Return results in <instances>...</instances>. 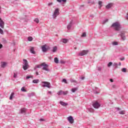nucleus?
Wrapping results in <instances>:
<instances>
[{
    "label": "nucleus",
    "mask_w": 128,
    "mask_h": 128,
    "mask_svg": "<svg viewBox=\"0 0 128 128\" xmlns=\"http://www.w3.org/2000/svg\"><path fill=\"white\" fill-rule=\"evenodd\" d=\"M112 26L116 30H120L122 26H120V24L118 22H116L112 24Z\"/></svg>",
    "instance_id": "1"
},
{
    "label": "nucleus",
    "mask_w": 128,
    "mask_h": 128,
    "mask_svg": "<svg viewBox=\"0 0 128 128\" xmlns=\"http://www.w3.org/2000/svg\"><path fill=\"white\" fill-rule=\"evenodd\" d=\"M23 69L24 70H26L28 68H30V66L28 65V60L26 59L23 60Z\"/></svg>",
    "instance_id": "2"
},
{
    "label": "nucleus",
    "mask_w": 128,
    "mask_h": 128,
    "mask_svg": "<svg viewBox=\"0 0 128 128\" xmlns=\"http://www.w3.org/2000/svg\"><path fill=\"white\" fill-rule=\"evenodd\" d=\"M42 86L43 88H50V83L48 82H42Z\"/></svg>",
    "instance_id": "3"
},
{
    "label": "nucleus",
    "mask_w": 128,
    "mask_h": 128,
    "mask_svg": "<svg viewBox=\"0 0 128 128\" xmlns=\"http://www.w3.org/2000/svg\"><path fill=\"white\" fill-rule=\"evenodd\" d=\"M41 66H43L42 68V70H46V72H50V69H48V65L46 64L44 62L41 64Z\"/></svg>",
    "instance_id": "4"
},
{
    "label": "nucleus",
    "mask_w": 128,
    "mask_h": 128,
    "mask_svg": "<svg viewBox=\"0 0 128 128\" xmlns=\"http://www.w3.org/2000/svg\"><path fill=\"white\" fill-rule=\"evenodd\" d=\"M88 50H83L80 52L79 53V56H86V54H88Z\"/></svg>",
    "instance_id": "5"
},
{
    "label": "nucleus",
    "mask_w": 128,
    "mask_h": 128,
    "mask_svg": "<svg viewBox=\"0 0 128 128\" xmlns=\"http://www.w3.org/2000/svg\"><path fill=\"white\" fill-rule=\"evenodd\" d=\"M60 14V10L56 8L54 12V18H56Z\"/></svg>",
    "instance_id": "6"
},
{
    "label": "nucleus",
    "mask_w": 128,
    "mask_h": 128,
    "mask_svg": "<svg viewBox=\"0 0 128 128\" xmlns=\"http://www.w3.org/2000/svg\"><path fill=\"white\" fill-rule=\"evenodd\" d=\"M0 26L2 28H4V22L0 18Z\"/></svg>",
    "instance_id": "7"
},
{
    "label": "nucleus",
    "mask_w": 128,
    "mask_h": 128,
    "mask_svg": "<svg viewBox=\"0 0 128 128\" xmlns=\"http://www.w3.org/2000/svg\"><path fill=\"white\" fill-rule=\"evenodd\" d=\"M93 106L94 108H98L100 106V104L98 102H96L94 104H93Z\"/></svg>",
    "instance_id": "8"
},
{
    "label": "nucleus",
    "mask_w": 128,
    "mask_h": 128,
    "mask_svg": "<svg viewBox=\"0 0 128 128\" xmlns=\"http://www.w3.org/2000/svg\"><path fill=\"white\" fill-rule=\"evenodd\" d=\"M67 120H68V122H70V124H74V118H72V116H70L69 117H68L67 118Z\"/></svg>",
    "instance_id": "9"
},
{
    "label": "nucleus",
    "mask_w": 128,
    "mask_h": 128,
    "mask_svg": "<svg viewBox=\"0 0 128 128\" xmlns=\"http://www.w3.org/2000/svg\"><path fill=\"white\" fill-rule=\"evenodd\" d=\"M124 32H122L121 34H120V36H121L122 39V40H126V36H124Z\"/></svg>",
    "instance_id": "10"
},
{
    "label": "nucleus",
    "mask_w": 128,
    "mask_h": 128,
    "mask_svg": "<svg viewBox=\"0 0 128 128\" xmlns=\"http://www.w3.org/2000/svg\"><path fill=\"white\" fill-rule=\"evenodd\" d=\"M42 52H46L48 50V48H46V44H45V45H44L43 46H42Z\"/></svg>",
    "instance_id": "11"
},
{
    "label": "nucleus",
    "mask_w": 128,
    "mask_h": 128,
    "mask_svg": "<svg viewBox=\"0 0 128 128\" xmlns=\"http://www.w3.org/2000/svg\"><path fill=\"white\" fill-rule=\"evenodd\" d=\"M112 6H114V4L112 3H110L108 4H107L106 6V8L108 10V8H110Z\"/></svg>",
    "instance_id": "12"
},
{
    "label": "nucleus",
    "mask_w": 128,
    "mask_h": 128,
    "mask_svg": "<svg viewBox=\"0 0 128 128\" xmlns=\"http://www.w3.org/2000/svg\"><path fill=\"white\" fill-rule=\"evenodd\" d=\"M60 104L63 106H66L68 104V103H66L62 101H60Z\"/></svg>",
    "instance_id": "13"
},
{
    "label": "nucleus",
    "mask_w": 128,
    "mask_h": 128,
    "mask_svg": "<svg viewBox=\"0 0 128 128\" xmlns=\"http://www.w3.org/2000/svg\"><path fill=\"white\" fill-rule=\"evenodd\" d=\"M61 42H63L64 44H66V42H68V39L63 38L61 40Z\"/></svg>",
    "instance_id": "14"
},
{
    "label": "nucleus",
    "mask_w": 128,
    "mask_h": 128,
    "mask_svg": "<svg viewBox=\"0 0 128 128\" xmlns=\"http://www.w3.org/2000/svg\"><path fill=\"white\" fill-rule=\"evenodd\" d=\"M30 52L31 54H36V52H34V47H31V48L30 49Z\"/></svg>",
    "instance_id": "15"
},
{
    "label": "nucleus",
    "mask_w": 128,
    "mask_h": 128,
    "mask_svg": "<svg viewBox=\"0 0 128 128\" xmlns=\"http://www.w3.org/2000/svg\"><path fill=\"white\" fill-rule=\"evenodd\" d=\"M26 111V108H21L20 114H24Z\"/></svg>",
    "instance_id": "16"
},
{
    "label": "nucleus",
    "mask_w": 128,
    "mask_h": 128,
    "mask_svg": "<svg viewBox=\"0 0 128 128\" xmlns=\"http://www.w3.org/2000/svg\"><path fill=\"white\" fill-rule=\"evenodd\" d=\"M32 82H34V84H38L40 80L38 79L34 80H32Z\"/></svg>",
    "instance_id": "17"
},
{
    "label": "nucleus",
    "mask_w": 128,
    "mask_h": 128,
    "mask_svg": "<svg viewBox=\"0 0 128 128\" xmlns=\"http://www.w3.org/2000/svg\"><path fill=\"white\" fill-rule=\"evenodd\" d=\"M6 62H3L2 63L1 66L2 68H6Z\"/></svg>",
    "instance_id": "18"
},
{
    "label": "nucleus",
    "mask_w": 128,
    "mask_h": 128,
    "mask_svg": "<svg viewBox=\"0 0 128 128\" xmlns=\"http://www.w3.org/2000/svg\"><path fill=\"white\" fill-rule=\"evenodd\" d=\"M42 66V64L40 65H37L36 66H34V70H36V68H40V66Z\"/></svg>",
    "instance_id": "19"
},
{
    "label": "nucleus",
    "mask_w": 128,
    "mask_h": 128,
    "mask_svg": "<svg viewBox=\"0 0 128 128\" xmlns=\"http://www.w3.org/2000/svg\"><path fill=\"white\" fill-rule=\"evenodd\" d=\"M54 62L56 64H58V58H54Z\"/></svg>",
    "instance_id": "20"
},
{
    "label": "nucleus",
    "mask_w": 128,
    "mask_h": 128,
    "mask_svg": "<svg viewBox=\"0 0 128 128\" xmlns=\"http://www.w3.org/2000/svg\"><path fill=\"white\" fill-rule=\"evenodd\" d=\"M57 94L58 96H60L62 94H63V91L62 90H60Z\"/></svg>",
    "instance_id": "21"
},
{
    "label": "nucleus",
    "mask_w": 128,
    "mask_h": 128,
    "mask_svg": "<svg viewBox=\"0 0 128 128\" xmlns=\"http://www.w3.org/2000/svg\"><path fill=\"white\" fill-rule=\"evenodd\" d=\"M78 90V88H73L72 89V92H76Z\"/></svg>",
    "instance_id": "22"
},
{
    "label": "nucleus",
    "mask_w": 128,
    "mask_h": 128,
    "mask_svg": "<svg viewBox=\"0 0 128 128\" xmlns=\"http://www.w3.org/2000/svg\"><path fill=\"white\" fill-rule=\"evenodd\" d=\"M14 96V92L12 93L10 98V100H12Z\"/></svg>",
    "instance_id": "23"
},
{
    "label": "nucleus",
    "mask_w": 128,
    "mask_h": 128,
    "mask_svg": "<svg viewBox=\"0 0 128 128\" xmlns=\"http://www.w3.org/2000/svg\"><path fill=\"white\" fill-rule=\"evenodd\" d=\"M34 22H36V24H38L40 22V20H38V18H36L34 20Z\"/></svg>",
    "instance_id": "24"
},
{
    "label": "nucleus",
    "mask_w": 128,
    "mask_h": 128,
    "mask_svg": "<svg viewBox=\"0 0 128 128\" xmlns=\"http://www.w3.org/2000/svg\"><path fill=\"white\" fill-rule=\"evenodd\" d=\"M58 2H66V0H56Z\"/></svg>",
    "instance_id": "25"
},
{
    "label": "nucleus",
    "mask_w": 128,
    "mask_h": 128,
    "mask_svg": "<svg viewBox=\"0 0 128 128\" xmlns=\"http://www.w3.org/2000/svg\"><path fill=\"white\" fill-rule=\"evenodd\" d=\"M28 42H32V36L28 37Z\"/></svg>",
    "instance_id": "26"
},
{
    "label": "nucleus",
    "mask_w": 128,
    "mask_h": 128,
    "mask_svg": "<svg viewBox=\"0 0 128 128\" xmlns=\"http://www.w3.org/2000/svg\"><path fill=\"white\" fill-rule=\"evenodd\" d=\"M56 50H57L56 46L54 47L53 50H52L53 52H56Z\"/></svg>",
    "instance_id": "27"
},
{
    "label": "nucleus",
    "mask_w": 128,
    "mask_h": 128,
    "mask_svg": "<svg viewBox=\"0 0 128 128\" xmlns=\"http://www.w3.org/2000/svg\"><path fill=\"white\" fill-rule=\"evenodd\" d=\"M112 44H113V46H118V43L116 42H112Z\"/></svg>",
    "instance_id": "28"
},
{
    "label": "nucleus",
    "mask_w": 128,
    "mask_h": 128,
    "mask_svg": "<svg viewBox=\"0 0 128 128\" xmlns=\"http://www.w3.org/2000/svg\"><path fill=\"white\" fill-rule=\"evenodd\" d=\"M122 72H126V68H122Z\"/></svg>",
    "instance_id": "29"
},
{
    "label": "nucleus",
    "mask_w": 128,
    "mask_h": 128,
    "mask_svg": "<svg viewBox=\"0 0 128 128\" xmlns=\"http://www.w3.org/2000/svg\"><path fill=\"white\" fill-rule=\"evenodd\" d=\"M62 92H63V94L64 96H66V94H68V91H65V92L63 91Z\"/></svg>",
    "instance_id": "30"
},
{
    "label": "nucleus",
    "mask_w": 128,
    "mask_h": 128,
    "mask_svg": "<svg viewBox=\"0 0 128 128\" xmlns=\"http://www.w3.org/2000/svg\"><path fill=\"white\" fill-rule=\"evenodd\" d=\"M21 90L22 92H26V89L24 88V87H22V88H21Z\"/></svg>",
    "instance_id": "31"
},
{
    "label": "nucleus",
    "mask_w": 128,
    "mask_h": 128,
    "mask_svg": "<svg viewBox=\"0 0 128 128\" xmlns=\"http://www.w3.org/2000/svg\"><path fill=\"white\" fill-rule=\"evenodd\" d=\"M119 114H124V110H122V111H120V112H119Z\"/></svg>",
    "instance_id": "32"
},
{
    "label": "nucleus",
    "mask_w": 128,
    "mask_h": 128,
    "mask_svg": "<svg viewBox=\"0 0 128 128\" xmlns=\"http://www.w3.org/2000/svg\"><path fill=\"white\" fill-rule=\"evenodd\" d=\"M102 1L98 2V4L100 6V7L102 6Z\"/></svg>",
    "instance_id": "33"
},
{
    "label": "nucleus",
    "mask_w": 128,
    "mask_h": 128,
    "mask_svg": "<svg viewBox=\"0 0 128 128\" xmlns=\"http://www.w3.org/2000/svg\"><path fill=\"white\" fill-rule=\"evenodd\" d=\"M62 82H64L65 84H68V82H66V80L64 78L62 80Z\"/></svg>",
    "instance_id": "34"
},
{
    "label": "nucleus",
    "mask_w": 128,
    "mask_h": 128,
    "mask_svg": "<svg viewBox=\"0 0 128 128\" xmlns=\"http://www.w3.org/2000/svg\"><path fill=\"white\" fill-rule=\"evenodd\" d=\"M112 65V62H110L108 64V66L110 68V66H111Z\"/></svg>",
    "instance_id": "35"
},
{
    "label": "nucleus",
    "mask_w": 128,
    "mask_h": 128,
    "mask_svg": "<svg viewBox=\"0 0 128 128\" xmlns=\"http://www.w3.org/2000/svg\"><path fill=\"white\" fill-rule=\"evenodd\" d=\"M0 34H4V30H2L0 28Z\"/></svg>",
    "instance_id": "36"
},
{
    "label": "nucleus",
    "mask_w": 128,
    "mask_h": 128,
    "mask_svg": "<svg viewBox=\"0 0 128 128\" xmlns=\"http://www.w3.org/2000/svg\"><path fill=\"white\" fill-rule=\"evenodd\" d=\"M82 37L86 36V32L83 33L82 34Z\"/></svg>",
    "instance_id": "37"
},
{
    "label": "nucleus",
    "mask_w": 128,
    "mask_h": 128,
    "mask_svg": "<svg viewBox=\"0 0 128 128\" xmlns=\"http://www.w3.org/2000/svg\"><path fill=\"white\" fill-rule=\"evenodd\" d=\"M70 28H72V25H70V24H69V25H68V26H67V28H68V30H70Z\"/></svg>",
    "instance_id": "38"
},
{
    "label": "nucleus",
    "mask_w": 128,
    "mask_h": 128,
    "mask_svg": "<svg viewBox=\"0 0 128 128\" xmlns=\"http://www.w3.org/2000/svg\"><path fill=\"white\" fill-rule=\"evenodd\" d=\"M16 76H18V74L14 73V78H16Z\"/></svg>",
    "instance_id": "39"
},
{
    "label": "nucleus",
    "mask_w": 128,
    "mask_h": 128,
    "mask_svg": "<svg viewBox=\"0 0 128 128\" xmlns=\"http://www.w3.org/2000/svg\"><path fill=\"white\" fill-rule=\"evenodd\" d=\"M60 62L61 64H66V62H64V61L62 60H61L60 61Z\"/></svg>",
    "instance_id": "40"
},
{
    "label": "nucleus",
    "mask_w": 128,
    "mask_h": 128,
    "mask_svg": "<svg viewBox=\"0 0 128 128\" xmlns=\"http://www.w3.org/2000/svg\"><path fill=\"white\" fill-rule=\"evenodd\" d=\"M52 2H50V3H49L48 4V6H52Z\"/></svg>",
    "instance_id": "41"
},
{
    "label": "nucleus",
    "mask_w": 128,
    "mask_h": 128,
    "mask_svg": "<svg viewBox=\"0 0 128 128\" xmlns=\"http://www.w3.org/2000/svg\"><path fill=\"white\" fill-rule=\"evenodd\" d=\"M108 19L106 20L104 22H103V24H106V22H108Z\"/></svg>",
    "instance_id": "42"
},
{
    "label": "nucleus",
    "mask_w": 128,
    "mask_h": 128,
    "mask_svg": "<svg viewBox=\"0 0 128 128\" xmlns=\"http://www.w3.org/2000/svg\"><path fill=\"white\" fill-rule=\"evenodd\" d=\"M98 70L99 72H100V70H102V68H101L100 67H98Z\"/></svg>",
    "instance_id": "43"
},
{
    "label": "nucleus",
    "mask_w": 128,
    "mask_h": 128,
    "mask_svg": "<svg viewBox=\"0 0 128 128\" xmlns=\"http://www.w3.org/2000/svg\"><path fill=\"white\" fill-rule=\"evenodd\" d=\"M40 122H44V118H40Z\"/></svg>",
    "instance_id": "44"
},
{
    "label": "nucleus",
    "mask_w": 128,
    "mask_h": 128,
    "mask_svg": "<svg viewBox=\"0 0 128 128\" xmlns=\"http://www.w3.org/2000/svg\"><path fill=\"white\" fill-rule=\"evenodd\" d=\"M120 60H124V58H120Z\"/></svg>",
    "instance_id": "45"
},
{
    "label": "nucleus",
    "mask_w": 128,
    "mask_h": 128,
    "mask_svg": "<svg viewBox=\"0 0 128 128\" xmlns=\"http://www.w3.org/2000/svg\"><path fill=\"white\" fill-rule=\"evenodd\" d=\"M32 78L30 76H28L26 77L27 80H28V78Z\"/></svg>",
    "instance_id": "46"
},
{
    "label": "nucleus",
    "mask_w": 128,
    "mask_h": 128,
    "mask_svg": "<svg viewBox=\"0 0 128 128\" xmlns=\"http://www.w3.org/2000/svg\"><path fill=\"white\" fill-rule=\"evenodd\" d=\"M2 48V44H0V48Z\"/></svg>",
    "instance_id": "47"
},
{
    "label": "nucleus",
    "mask_w": 128,
    "mask_h": 128,
    "mask_svg": "<svg viewBox=\"0 0 128 128\" xmlns=\"http://www.w3.org/2000/svg\"><path fill=\"white\" fill-rule=\"evenodd\" d=\"M110 82H114V80H112V79H110Z\"/></svg>",
    "instance_id": "48"
},
{
    "label": "nucleus",
    "mask_w": 128,
    "mask_h": 128,
    "mask_svg": "<svg viewBox=\"0 0 128 128\" xmlns=\"http://www.w3.org/2000/svg\"><path fill=\"white\" fill-rule=\"evenodd\" d=\"M36 76H38V72H36Z\"/></svg>",
    "instance_id": "49"
},
{
    "label": "nucleus",
    "mask_w": 128,
    "mask_h": 128,
    "mask_svg": "<svg viewBox=\"0 0 128 128\" xmlns=\"http://www.w3.org/2000/svg\"><path fill=\"white\" fill-rule=\"evenodd\" d=\"M112 88H116V85H113V86H112Z\"/></svg>",
    "instance_id": "50"
},
{
    "label": "nucleus",
    "mask_w": 128,
    "mask_h": 128,
    "mask_svg": "<svg viewBox=\"0 0 128 128\" xmlns=\"http://www.w3.org/2000/svg\"><path fill=\"white\" fill-rule=\"evenodd\" d=\"M82 80H84V77H82Z\"/></svg>",
    "instance_id": "51"
},
{
    "label": "nucleus",
    "mask_w": 128,
    "mask_h": 128,
    "mask_svg": "<svg viewBox=\"0 0 128 128\" xmlns=\"http://www.w3.org/2000/svg\"><path fill=\"white\" fill-rule=\"evenodd\" d=\"M119 66H122V63L120 62L119 63Z\"/></svg>",
    "instance_id": "52"
},
{
    "label": "nucleus",
    "mask_w": 128,
    "mask_h": 128,
    "mask_svg": "<svg viewBox=\"0 0 128 128\" xmlns=\"http://www.w3.org/2000/svg\"><path fill=\"white\" fill-rule=\"evenodd\" d=\"M74 50H76V47L74 48Z\"/></svg>",
    "instance_id": "53"
},
{
    "label": "nucleus",
    "mask_w": 128,
    "mask_h": 128,
    "mask_svg": "<svg viewBox=\"0 0 128 128\" xmlns=\"http://www.w3.org/2000/svg\"><path fill=\"white\" fill-rule=\"evenodd\" d=\"M49 92V94H50V92Z\"/></svg>",
    "instance_id": "54"
},
{
    "label": "nucleus",
    "mask_w": 128,
    "mask_h": 128,
    "mask_svg": "<svg viewBox=\"0 0 128 128\" xmlns=\"http://www.w3.org/2000/svg\"><path fill=\"white\" fill-rule=\"evenodd\" d=\"M76 81H74V82H75Z\"/></svg>",
    "instance_id": "55"
},
{
    "label": "nucleus",
    "mask_w": 128,
    "mask_h": 128,
    "mask_svg": "<svg viewBox=\"0 0 128 128\" xmlns=\"http://www.w3.org/2000/svg\"><path fill=\"white\" fill-rule=\"evenodd\" d=\"M0 76H1V75H0Z\"/></svg>",
    "instance_id": "56"
}]
</instances>
